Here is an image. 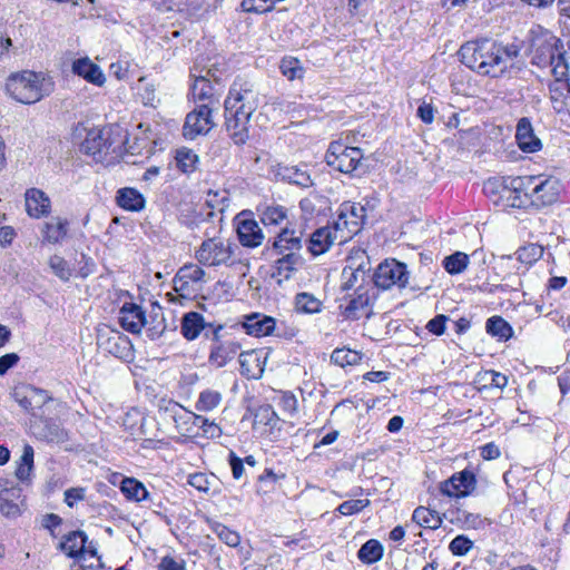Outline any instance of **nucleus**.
<instances>
[{
    "label": "nucleus",
    "mask_w": 570,
    "mask_h": 570,
    "mask_svg": "<svg viewBox=\"0 0 570 570\" xmlns=\"http://www.w3.org/2000/svg\"><path fill=\"white\" fill-rule=\"evenodd\" d=\"M458 53L461 62L471 70L481 76L498 78L513 66V60L520 56V47L482 38L465 42Z\"/></svg>",
    "instance_id": "nucleus-1"
},
{
    "label": "nucleus",
    "mask_w": 570,
    "mask_h": 570,
    "mask_svg": "<svg viewBox=\"0 0 570 570\" xmlns=\"http://www.w3.org/2000/svg\"><path fill=\"white\" fill-rule=\"evenodd\" d=\"M259 106L255 86L244 78H236L225 99V125L236 145H244L249 138V121Z\"/></svg>",
    "instance_id": "nucleus-2"
},
{
    "label": "nucleus",
    "mask_w": 570,
    "mask_h": 570,
    "mask_svg": "<svg viewBox=\"0 0 570 570\" xmlns=\"http://www.w3.org/2000/svg\"><path fill=\"white\" fill-rule=\"evenodd\" d=\"M134 151L125 148V136L118 125H107L95 127L87 131L85 140L80 145V151L90 156L96 163H102L107 166L122 161L127 165H137L139 161L135 158L140 150Z\"/></svg>",
    "instance_id": "nucleus-3"
},
{
    "label": "nucleus",
    "mask_w": 570,
    "mask_h": 570,
    "mask_svg": "<svg viewBox=\"0 0 570 570\" xmlns=\"http://www.w3.org/2000/svg\"><path fill=\"white\" fill-rule=\"evenodd\" d=\"M53 81L42 72L23 70L11 73L6 81L7 94L18 102L36 104L53 90Z\"/></svg>",
    "instance_id": "nucleus-4"
},
{
    "label": "nucleus",
    "mask_w": 570,
    "mask_h": 570,
    "mask_svg": "<svg viewBox=\"0 0 570 570\" xmlns=\"http://www.w3.org/2000/svg\"><path fill=\"white\" fill-rule=\"evenodd\" d=\"M235 244L222 238H208L202 243L195 253L197 262L205 266H220L234 264Z\"/></svg>",
    "instance_id": "nucleus-5"
},
{
    "label": "nucleus",
    "mask_w": 570,
    "mask_h": 570,
    "mask_svg": "<svg viewBox=\"0 0 570 570\" xmlns=\"http://www.w3.org/2000/svg\"><path fill=\"white\" fill-rule=\"evenodd\" d=\"M409 279L410 272L406 264L395 258L380 263L372 275L373 283L381 289H391L392 287L403 289L407 286Z\"/></svg>",
    "instance_id": "nucleus-6"
},
{
    "label": "nucleus",
    "mask_w": 570,
    "mask_h": 570,
    "mask_svg": "<svg viewBox=\"0 0 570 570\" xmlns=\"http://www.w3.org/2000/svg\"><path fill=\"white\" fill-rule=\"evenodd\" d=\"M366 210L363 206L352 202H344L338 209L335 228L341 232L340 244L351 239L363 227Z\"/></svg>",
    "instance_id": "nucleus-7"
},
{
    "label": "nucleus",
    "mask_w": 570,
    "mask_h": 570,
    "mask_svg": "<svg viewBox=\"0 0 570 570\" xmlns=\"http://www.w3.org/2000/svg\"><path fill=\"white\" fill-rule=\"evenodd\" d=\"M362 159L363 151L360 148L348 147L341 141H332L325 154L326 164L344 174L353 173Z\"/></svg>",
    "instance_id": "nucleus-8"
},
{
    "label": "nucleus",
    "mask_w": 570,
    "mask_h": 570,
    "mask_svg": "<svg viewBox=\"0 0 570 570\" xmlns=\"http://www.w3.org/2000/svg\"><path fill=\"white\" fill-rule=\"evenodd\" d=\"M534 176L504 177L503 194L505 205L522 208L532 205Z\"/></svg>",
    "instance_id": "nucleus-9"
},
{
    "label": "nucleus",
    "mask_w": 570,
    "mask_h": 570,
    "mask_svg": "<svg viewBox=\"0 0 570 570\" xmlns=\"http://www.w3.org/2000/svg\"><path fill=\"white\" fill-rule=\"evenodd\" d=\"M562 49V41L551 32L541 31L532 37L530 45L531 63L547 68L553 62V55Z\"/></svg>",
    "instance_id": "nucleus-10"
},
{
    "label": "nucleus",
    "mask_w": 570,
    "mask_h": 570,
    "mask_svg": "<svg viewBox=\"0 0 570 570\" xmlns=\"http://www.w3.org/2000/svg\"><path fill=\"white\" fill-rule=\"evenodd\" d=\"M205 271L196 264H185L174 277V288L183 296L202 289L205 281Z\"/></svg>",
    "instance_id": "nucleus-11"
},
{
    "label": "nucleus",
    "mask_w": 570,
    "mask_h": 570,
    "mask_svg": "<svg viewBox=\"0 0 570 570\" xmlns=\"http://www.w3.org/2000/svg\"><path fill=\"white\" fill-rule=\"evenodd\" d=\"M213 126L212 107L208 104H199L186 116L183 132L185 138L195 139L199 135L207 134Z\"/></svg>",
    "instance_id": "nucleus-12"
},
{
    "label": "nucleus",
    "mask_w": 570,
    "mask_h": 570,
    "mask_svg": "<svg viewBox=\"0 0 570 570\" xmlns=\"http://www.w3.org/2000/svg\"><path fill=\"white\" fill-rule=\"evenodd\" d=\"M535 183H533L532 188V205L548 206L553 204L560 194L561 184L560 180L556 177L549 176H534Z\"/></svg>",
    "instance_id": "nucleus-13"
},
{
    "label": "nucleus",
    "mask_w": 570,
    "mask_h": 570,
    "mask_svg": "<svg viewBox=\"0 0 570 570\" xmlns=\"http://www.w3.org/2000/svg\"><path fill=\"white\" fill-rule=\"evenodd\" d=\"M475 485L476 479L474 473L469 470H463L441 482L440 491L442 494L450 498H462L471 494Z\"/></svg>",
    "instance_id": "nucleus-14"
},
{
    "label": "nucleus",
    "mask_w": 570,
    "mask_h": 570,
    "mask_svg": "<svg viewBox=\"0 0 570 570\" xmlns=\"http://www.w3.org/2000/svg\"><path fill=\"white\" fill-rule=\"evenodd\" d=\"M24 498L22 489L8 480H0V512L8 518H16L21 513Z\"/></svg>",
    "instance_id": "nucleus-15"
},
{
    "label": "nucleus",
    "mask_w": 570,
    "mask_h": 570,
    "mask_svg": "<svg viewBox=\"0 0 570 570\" xmlns=\"http://www.w3.org/2000/svg\"><path fill=\"white\" fill-rule=\"evenodd\" d=\"M341 232L332 226L320 227L314 230L306 240L307 249L313 256L326 253L335 242L340 243Z\"/></svg>",
    "instance_id": "nucleus-16"
},
{
    "label": "nucleus",
    "mask_w": 570,
    "mask_h": 570,
    "mask_svg": "<svg viewBox=\"0 0 570 570\" xmlns=\"http://www.w3.org/2000/svg\"><path fill=\"white\" fill-rule=\"evenodd\" d=\"M515 140L523 153H537L542 148V142L535 136L532 124L528 117L519 119L515 128Z\"/></svg>",
    "instance_id": "nucleus-17"
},
{
    "label": "nucleus",
    "mask_w": 570,
    "mask_h": 570,
    "mask_svg": "<svg viewBox=\"0 0 570 570\" xmlns=\"http://www.w3.org/2000/svg\"><path fill=\"white\" fill-rule=\"evenodd\" d=\"M302 248L303 232L289 229L288 227L282 228L273 242V250H275L276 254H301Z\"/></svg>",
    "instance_id": "nucleus-18"
},
{
    "label": "nucleus",
    "mask_w": 570,
    "mask_h": 570,
    "mask_svg": "<svg viewBox=\"0 0 570 570\" xmlns=\"http://www.w3.org/2000/svg\"><path fill=\"white\" fill-rule=\"evenodd\" d=\"M276 321L272 316L261 313H252L244 317L243 327L248 335L262 337L273 333Z\"/></svg>",
    "instance_id": "nucleus-19"
},
{
    "label": "nucleus",
    "mask_w": 570,
    "mask_h": 570,
    "mask_svg": "<svg viewBox=\"0 0 570 570\" xmlns=\"http://www.w3.org/2000/svg\"><path fill=\"white\" fill-rule=\"evenodd\" d=\"M106 350L118 358L127 363H134L135 350L131 341L118 331H112V335L104 343Z\"/></svg>",
    "instance_id": "nucleus-20"
},
{
    "label": "nucleus",
    "mask_w": 570,
    "mask_h": 570,
    "mask_svg": "<svg viewBox=\"0 0 570 570\" xmlns=\"http://www.w3.org/2000/svg\"><path fill=\"white\" fill-rule=\"evenodd\" d=\"M26 210L32 218H40L50 213L51 202L45 191L38 188H29L24 194Z\"/></svg>",
    "instance_id": "nucleus-21"
},
{
    "label": "nucleus",
    "mask_w": 570,
    "mask_h": 570,
    "mask_svg": "<svg viewBox=\"0 0 570 570\" xmlns=\"http://www.w3.org/2000/svg\"><path fill=\"white\" fill-rule=\"evenodd\" d=\"M281 257L274 262L273 277L277 278L278 283L287 281L292 277L303 264L304 258L301 254L286 253L278 254Z\"/></svg>",
    "instance_id": "nucleus-22"
},
{
    "label": "nucleus",
    "mask_w": 570,
    "mask_h": 570,
    "mask_svg": "<svg viewBox=\"0 0 570 570\" xmlns=\"http://www.w3.org/2000/svg\"><path fill=\"white\" fill-rule=\"evenodd\" d=\"M167 330L163 308L156 303H150L149 311L145 309V331L150 340L161 337Z\"/></svg>",
    "instance_id": "nucleus-23"
},
{
    "label": "nucleus",
    "mask_w": 570,
    "mask_h": 570,
    "mask_svg": "<svg viewBox=\"0 0 570 570\" xmlns=\"http://www.w3.org/2000/svg\"><path fill=\"white\" fill-rule=\"evenodd\" d=\"M120 326L132 334H139L142 327V307L135 303H125L119 311Z\"/></svg>",
    "instance_id": "nucleus-24"
},
{
    "label": "nucleus",
    "mask_w": 570,
    "mask_h": 570,
    "mask_svg": "<svg viewBox=\"0 0 570 570\" xmlns=\"http://www.w3.org/2000/svg\"><path fill=\"white\" fill-rule=\"evenodd\" d=\"M72 72L88 82L102 86L106 81V77L101 71L100 67L92 62L89 58H79L72 62Z\"/></svg>",
    "instance_id": "nucleus-25"
},
{
    "label": "nucleus",
    "mask_w": 570,
    "mask_h": 570,
    "mask_svg": "<svg viewBox=\"0 0 570 570\" xmlns=\"http://www.w3.org/2000/svg\"><path fill=\"white\" fill-rule=\"evenodd\" d=\"M239 243L245 247H257L263 243L264 235L254 219H242L237 224Z\"/></svg>",
    "instance_id": "nucleus-26"
},
{
    "label": "nucleus",
    "mask_w": 570,
    "mask_h": 570,
    "mask_svg": "<svg viewBox=\"0 0 570 570\" xmlns=\"http://www.w3.org/2000/svg\"><path fill=\"white\" fill-rule=\"evenodd\" d=\"M239 347V344L232 340L212 344L209 362L217 367H223L237 355Z\"/></svg>",
    "instance_id": "nucleus-27"
},
{
    "label": "nucleus",
    "mask_w": 570,
    "mask_h": 570,
    "mask_svg": "<svg viewBox=\"0 0 570 570\" xmlns=\"http://www.w3.org/2000/svg\"><path fill=\"white\" fill-rule=\"evenodd\" d=\"M187 483L207 495L214 497L220 493V484L213 473L196 472L188 475Z\"/></svg>",
    "instance_id": "nucleus-28"
},
{
    "label": "nucleus",
    "mask_w": 570,
    "mask_h": 570,
    "mask_svg": "<svg viewBox=\"0 0 570 570\" xmlns=\"http://www.w3.org/2000/svg\"><path fill=\"white\" fill-rule=\"evenodd\" d=\"M206 327L204 316L198 312H188L181 317L180 332L188 341L196 340Z\"/></svg>",
    "instance_id": "nucleus-29"
},
{
    "label": "nucleus",
    "mask_w": 570,
    "mask_h": 570,
    "mask_svg": "<svg viewBox=\"0 0 570 570\" xmlns=\"http://www.w3.org/2000/svg\"><path fill=\"white\" fill-rule=\"evenodd\" d=\"M87 535L81 530L70 531L60 543L61 550L70 558H79L83 554Z\"/></svg>",
    "instance_id": "nucleus-30"
},
{
    "label": "nucleus",
    "mask_w": 570,
    "mask_h": 570,
    "mask_svg": "<svg viewBox=\"0 0 570 570\" xmlns=\"http://www.w3.org/2000/svg\"><path fill=\"white\" fill-rule=\"evenodd\" d=\"M116 204L124 210L139 212L142 209V194L132 187L119 188L116 193Z\"/></svg>",
    "instance_id": "nucleus-31"
},
{
    "label": "nucleus",
    "mask_w": 570,
    "mask_h": 570,
    "mask_svg": "<svg viewBox=\"0 0 570 570\" xmlns=\"http://www.w3.org/2000/svg\"><path fill=\"white\" fill-rule=\"evenodd\" d=\"M190 91L195 101L208 104L209 107L217 102V99L214 98L215 88L205 76H198L195 78Z\"/></svg>",
    "instance_id": "nucleus-32"
},
{
    "label": "nucleus",
    "mask_w": 570,
    "mask_h": 570,
    "mask_svg": "<svg viewBox=\"0 0 570 570\" xmlns=\"http://www.w3.org/2000/svg\"><path fill=\"white\" fill-rule=\"evenodd\" d=\"M370 304V295L365 288H361L355 293L347 305L344 307L342 314L347 320H358L364 314Z\"/></svg>",
    "instance_id": "nucleus-33"
},
{
    "label": "nucleus",
    "mask_w": 570,
    "mask_h": 570,
    "mask_svg": "<svg viewBox=\"0 0 570 570\" xmlns=\"http://www.w3.org/2000/svg\"><path fill=\"white\" fill-rule=\"evenodd\" d=\"M242 374L249 379L262 376L264 368L261 362L259 353L256 351L243 352L239 354Z\"/></svg>",
    "instance_id": "nucleus-34"
},
{
    "label": "nucleus",
    "mask_w": 570,
    "mask_h": 570,
    "mask_svg": "<svg viewBox=\"0 0 570 570\" xmlns=\"http://www.w3.org/2000/svg\"><path fill=\"white\" fill-rule=\"evenodd\" d=\"M330 200L327 197L313 193L299 202V207L304 215L314 216L325 213L328 208Z\"/></svg>",
    "instance_id": "nucleus-35"
},
{
    "label": "nucleus",
    "mask_w": 570,
    "mask_h": 570,
    "mask_svg": "<svg viewBox=\"0 0 570 570\" xmlns=\"http://www.w3.org/2000/svg\"><path fill=\"white\" fill-rule=\"evenodd\" d=\"M412 520L420 527L432 530L439 529L442 524V519L439 513L425 507L416 508L413 511Z\"/></svg>",
    "instance_id": "nucleus-36"
},
{
    "label": "nucleus",
    "mask_w": 570,
    "mask_h": 570,
    "mask_svg": "<svg viewBox=\"0 0 570 570\" xmlns=\"http://www.w3.org/2000/svg\"><path fill=\"white\" fill-rule=\"evenodd\" d=\"M384 548L375 539L367 540L357 551V558L365 564H373L383 557Z\"/></svg>",
    "instance_id": "nucleus-37"
},
{
    "label": "nucleus",
    "mask_w": 570,
    "mask_h": 570,
    "mask_svg": "<svg viewBox=\"0 0 570 570\" xmlns=\"http://www.w3.org/2000/svg\"><path fill=\"white\" fill-rule=\"evenodd\" d=\"M68 220L60 217L52 218L45 225V239L50 244H57L62 240L68 233Z\"/></svg>",
    "instance_id": "nucleus-38"
},
{
    "label": "nucleus",
    "mask_w": 570,
    "mask_h": 570,
    "mask_svg": "<svg viewBox=\"0 0 570 570\" xmlns=\"http://www.w3.org/2000/svg\"><path fill=\"white\" fill-rule=\"evenodd\" d=\"M33 448L30 444H24L22 455L20 456L18 468L16 470V476L18 480L24 482L30 479L33 470Z\"/></svg>",
    "instance_id": "nucleus-39"
},
{
    "label": "nucleus",
    "mask_w": 570,
    "mask_h": 570,
    "mask_svg": "<svg viewBox=\"0 0 570 570\" xmlns=\"http://www.w3.org/2000/svg\"><path fill=\"white\" fill-rule=\"evenodd\" d=\"M295 308L298 313L315 314L321 312L322 302L314 295L302 292L295 296Z\"/></svg>",
    "instance_id": "nucleus-40"
},
{
    "label": "nucleus",
    "mask_w": 570,
    "mask_h": 570,
    "mask_svg": "<svg viewBox=\"0 0 570 570\" xmlns=\"http://www.w3.org/2000/svg\"><path fill=\"white\" fill-rule=\"evenodd\" d=\"M487 332L492 336L507 341L512 336L511 325L500 316L490 317L485 324Z\"/></svg>",
    "instance_id": "nucleus-41"
},
{
    "label": "nucleus",
    "mask_w": 570,
    "mask_h": 570,
    "mask_svg": "<svg viewBox=\"0 0 570 570\" xmlns=\"http://www.w3.org/2000/svg\"><path fill=\"white\" fill-rule=\"evenodd\" d=\"M543 253L544 248L541 245L530 243L520 247L514 255L520 263L531 266L543 256Z\"/></svg>",
    "instance_id": "nucleus-42"
},
{
    "label": "nucleus",
    "mask_w": 570,
    "mask_h": 570,
    "mask_svg": "<svg viewBox=\"0 0 570 570\" xmlns=\"http://www.w3.org/2000/svg\"><path fill=\"white\" fill-rule=\"evenodd\" d=\"M368 281L363 277V272L356 273L348 268L347 266L343 268L342 272V291H350L355 289L356 292H360L361 288H365V284H367Z\"/></svg>",
    "instance_id": "nucleus-43"
},
{
    "label": "nucleus",
    "mask_w": 570,
    "mask_h": 570,
    "mask_svg": "<svg viewBox=\"0 0 570 570\" xmlns=\"http://www.w3.org/2000/svg\"><path fill=\"white\" fill-rule=\"evenodd\" d=\"M222 393L215 390H204L196 402V409L202 412L215 410L222 403Z\"/></svg>",
    "instance_id": "nucleus-44"
},
{
    "label": "nucleus",
    "mask_w": 570,
    "mask_h": 570,
    "mask_svg": "<svg viewBox=\"0 0 570 570\" xmlns=\"http://www.w3.org/2000/svg\"><path fill=\"white\" fill-rule=\"evenodd\" d=\"M468 264L469 256L463 252H455L443 259V267L451 275L464 272Z\"/></svg>",
    "instance_id": "nucleus-45"
},
{
    "label": "nucleus",
    "mask_w": 570,
    "mask_h": 570,
    "mask_svg": "<svg viewBox=\"0 0 570 570\" xmlns=\"http://www.w3.org/2000/svg\"><path fill=\"white\" fill-rule=\"evenodd\" d=\"M176 163L177 167L184 173H191L196 169V165L198 163V156L194 153V150L181 147L176 151Z\"/></svg>",
    "instance_id": "nucleus-46"
},
{
    "label": "nucleus",
    "mask_w": 570,
    "mask_h": 570,
    "mask_svg": "<svg viewBox=\"0 0 570 570\" xmlns=\"http://www.w3.org/2000/svg\"><path fill=\"white\" fill-rule=\"evenodd\" d=\"M287 219V210L283 206H268L261 216L265 226H278Z\"/></svg>",
    "instance_id": "nucleus-47"
},
{
    "label": "nucleus",
    "mask_w": 570,
    "mask_h": 570,
    "mask_svg": "<svg viewBox=\"0 0 570 570\" xmlns=\"http://www.w3.org/2000/svg\"><path fill=\"white\" fill-rule=\"evenodd\" d=\"M279 69L288 80H295L303 78L304 68L302 67L298 59L293 57H285L282 59Z\"/></svg>",
    "instance_id": "nucleus-48"
},
{
    "label": "nucleus",
    "mask_w": 570,
    "mask_h": 570,
    "mask_svg": "<svg viewBox=\"0 0 570 570\" xmlns=\"http://www.w3.org/2000/svg\"><path fill=\"white\" fill-rule=\"evenodd\" d=\"M283 177L289 183L302 187H309L313 185L309 174L296 166L284 168Z\"/></svg>",
    "instance_id": "nucleus-49"
},
{
    "label": "nucleus",
    "mask_w": 570,
    "mask_h": 570,
    "mask_svg": "<svg viewBox=\"0 0 570 570\" xmlns=\"http://www.w3.org/2000/svg\"><path fill=\"white\" fill-rule=\"evenodd\" d=\"M360 358L361 357L357 352L346 348H336L331 355V361L341 367L356 364Z\"/></svg>",
    "instance_id": "nucleus-50"
},
{
    "label": "nucleus",
    "mask_w": 570,
    "mask_h": 570,
    "mask_svg": "<svg viewBox=\"0 0 570 570\" xmlns=\"http://www.w3.org/2000/svg\"><path fill=\"white\" fill-rule=\"evenodd\" d=\"M553 62L550 65L552 67V73L554 75L557 80H561L562 78L568 76L569 72V63L566 59V50L562 45V49L557 50L553 55Z\"/></svg>",
    "instance_id": "nucleus-51"
},
{
    "label": "nucleus",
    "mask_w": 570,
    "mask_h": 570,
    "mask_svg": "<svg viewBox=\"0 0 570 570\" xmlns=\"http://www.w3.org/2000/svg\"><path fill=\"white\" fill-rule=\"evenodd\" d=\"M254 422L258 424L268 425L272 429L276 426L278 416L272 405L265 404L256 410Z\"/></svg>",
    "instance_id": "nucleus-52"
},
{
    "label": "nucleus",
    "mask_w": 570,
    "mask_h": 570,
    "mask_svg": "<svg viewBox=\"0 0 570 570\" xmlns=\"http://www.w3.org/2000/svg\"><path fill=\"white\" fill-rule=\"evenodd\" d=\"M212 529H213L214 533L228 547L234 548L239 544L240 537L236 531L227 528L226 525H224L222 523H215L212 527Z\"/></svg>",
    "instance_id": "nucleus-53"
},
{
    "label": "nucleus",
    "mask_w": 570,
    "mask_h": 570,
    "mask_svg": "<svg viewBox=\"0 0 570 570\" xmlns=\"http://www.w3.org/2000/svg\"><path fill=\"white\" fill-rule=\"evenodd\" d=\"M49 266L53 274L61 281L67 282L71 277V268L63 257L59 255L51 256L49 259Z\"/></svg>",
    "instance_id": "nucleus-54"
},
{
    "label": "nucleus",
    "mask_w": 570,
    "mask_h": 570,
    "mask_svg": "<svg viewBox=\"0 0 570 570\" xmlns=\"http://www.w3.org/2000/svg\"><path fill=\"white\" fill-rule=\"evenodd\" d=\"M30 385L23 384L20 386L14 387L12 392L13 400L28 413H33V406L30 397Z\"/></svg>",
    "instance_id": "nucleus-55"
},
{
    "label": "nucleus",
    "mask_w": 570,
    "mask_h": 570,
    "mask_svg": "<svg viewBox=\"0 0 570 570\" xmlns=\"http://www.w3.org/2000/svg\"><path fill=\"white\" fill-rule=\"evenodd\" d=\"M157 570H187V563L180 556L167 553L160 558Z\"/></svg>",
    "instance_id": "nucleus-56"
},
{
    "label": "nucleus",
    "mask_w": 570,
    "mask_h": 570,
    "mask_svg": "<svg viewBox=\"0 0 570 570\" xmlns=\"http://www.w3.org/2000/svg\"><path fill=\"white\" fill-rule=\"evenodd\" d=\"M473 548V542L465 535H456L449 544V550L453 556L463 557Z\"/></svg>",
    "instance_id": "nucleus-57"
},
{
    "label": "nucleus",
    "mask_w": 570,
    "mask_h": 570,
    "mask_svg": "<svg viewBox=\"0 0 570 570\" xmlns=\"http://www.w3.org/2000/svg\"><path fill=\"white\" fill-rule=\"evenodd\" d=\"M370 504V500L367 499H356L348 500L341 503L337 508V511L342 515H353L355 513L361 512L364 508Z\"/></svg>",
    "instance_id": "nucleus-58"
},
{
    "label": "nucleus",
    "mask_w": 570,
    "mask_h": 570,
    "mask_svg": "<svg viewBox=\"0 0 570 570\" xmlns=\"http://www.w3.org/2000/svg\"><path fill=\"white\" fill-rule=\"evenodd\" d=\"M142 489V483H140L136 479L131 478H122L120 483V490L125 494V497L129 500H138L137 493L139 489Z\"/></svg>",
    "instance_id": "nucleus-59"
},
{
    "label": "nucleus",
    "mask_w": 570,
    "mask_h": 570,
    "mask_svg": "<svg viewBox=\"0 0 570 570\" xmlns=\"http://www.w3.org/2000/svg\"><path fill=\"white\" fill-rule=\"evenodd\" d=\"M503 185H504V177L501 179L498 178H490L488 179L483 185V190L488 196H495L499 195L500 199L505 202V198L502 197L503 194Z\"/></svg>",
    "instance_id": "nucleus-60"
},
{
    "label": "nucleus",
    "mask_w": 570,
    "mask_h": 570,
    "mask_svg": "<svg viewBox=\"0 0 570 570\" xmlns=\"http://www.w3.org/2000/svg\"><path fill=\"white\" fill-rule=\"evenodd\" d=\"M30 397L32 399L33 411L36 409H41L46 403L51 400V396L48 394L46 390L38 389L36 386L30 385Z\"/></svg>",
    "instance_id": "nucleus-61"
},
{
    "label": "nucleus",
    "mask_w": 570,
    "mask_h": 570,
    "mask_svg": "<svg viewBox=\"0 0 570 570\" xmlns=\"http://www.w3.org/2000/svg\"><path fill=\"white\" fill-rule=\"evenodd\" d=\"M448 320L446 315L439 314L428 322L426 328L430 333L440 336L445 332Z\"/></svg>",
    "instance_id": "nucleus-62"
},
{
    "label": "nucleus",
    "mask_w": 570,
    "mask_h": 570,
    "mask_svg": "<svg viewBox=\"0 0 570 570\" xmlns=\"http://www.w3.org/2000/svg\"><path fill=\"white\" fill-rule=\"evenodd\" d=\"M188 417L194 419L197 422H200L202 428L206 434H210V436H219L220 435L222 430L216 423L209 422L207 419L199 416V415L188 414Z\"/></svg>",
    "instance_id": "nucleus-63"
},
{
    "label": "nucleus",
    "mask_w": 570,
    "mask_h": 570,
    "mask_svg": "<svg viewBox=\"0 0 570 570\" xmlns=\"http://www.w3.org/2000/svg\"><path fill=\"white\" fill-rule=\"evenodd\" d=\"M85 499L83 488H70L65 491V502L68 507L72 508L78 501Z\"/></svg>",
    "instance_id": "nucleus-64"
}]
</instances>
